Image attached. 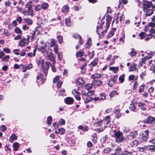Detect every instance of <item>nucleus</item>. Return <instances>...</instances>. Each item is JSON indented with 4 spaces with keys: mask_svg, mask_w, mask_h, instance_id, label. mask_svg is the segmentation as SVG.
<instances>
[{
    "mask_svg": "<svg viewBox=\"0 0 155 155\" xmlns=\"http://www.w3.org/2000/svg\"><path fill=\"white\" fill-rule=\"evenodd\" d=\"M31 3V2L28 1L26 4L25 9L22 12V14L24 15H30L32 16L34 15V13Z\"/></svg>",
    "mask_w": 155,
    "mask_h": 155,
    "instance_id": "1",
    "label": "nucleus"
},
{
    "mask_svg": "<svg viewBox=\"0 0 155 155\" xmlns=\"http://www.w3.org/2000/svg\"><path fill=\"white\" fill-rule=\"evenodd\" d=\"M50 64V63L48 62H46L45 64L43 59H41L39 61L38 65L41 67V70L45 73V77H47L48 74Z\"/></svg>",
    "mask_w": 155,
    "mask_h": 155,
    "instance_id": "2",
    "label": "nucleus"
},
{
    "mask_svg": "<svg viewBox=\"0 0 155 155\" xmlns=\"http://www.w3.org/2000/svg\"><path fill=\"white\" fill-rule=\"evenodd\" d=\"M104 22L102 20H101V23H100V22H97L98 24L99 25L97 26L96 31L97 34L98 35H100V38L103 37L104 35V33H105L107 32V29H108L106 28V27L105 26V28H106V29L103 30L102 32L100 31L99 29L101 30L103 29V26L104 25Z\"/></svg>",
    "mask_w": 155,
    "mask_h": 155,
    "instance_id": "3",
    "label": "nucleus"
},
{
    "mask_svg": "<svg viewBox=\"0 0 155 155\" xmlns=\"http://www.w3.org/2000/svg\"><path fill=\"white\" fill-rule=\"evenodd\" d=\"M116 142L119 143L122 142L124 140L123 134L120 131L116 132L114 133Z\"/></svg>",
    "mask_w": 155,
    "mask_h": 155,
    "instance_id": "4",
    "label": "nucleus"
},
{
    "mask_svg": "<svg viewBox=\"0 0 155 155\" xmlns=\"http://www.w3.org/2000/svg\"><path fill=\"white\" fill-rule=\"evenodd\" d=\"M46 77L42 74H39L36 78L37 83H38L39 84H44L46 79Z\"/></svg>",
    "mask_w": 155,
    "mask_h": 155,
    "instance_id": "5",
    "label": "nucleus"
},
{
    "mask_svg": "<svg viewBox=\"0 0 155 155\" xmlns=\"http://www.w3.org/2000/svg\"><path fill=\"white\" fill-rule=\"evenodd\" d=\"M79 90V88H78V90L74 89L72 91V94L74 95L76 100L79 101H80L81 99L80 97L81 94L78 91V90Z\"/></svg>",
    "mask_w": 155,
    "mask_h": 155,
    "instance_id": "6",
    "label": "nucleus"
},
{
    "mask_svg": "<svg viewBox=\"0 0 155 155\" xmlns=\"http://www.w3.org/2000/svg\"><path fill=\"white\" fill-rule=\"evenodd\" d=\"M154 146H144L142 147H139V150L141 152H144L146 151V150H154Z\"/></svg>",
    "mask_w": 155,
    "mask_h": 155,
    "instance_id": "7",
    "label": "nucleus"
},
{
    "mask_svg": "<svg viewBox=\"0 0 155 155\" xmlns=\"http://www.w3.org/2000/svg\"><path fill=\"white\" fill-rule=\"evenodd\" d=\"M142 5L143 8V11L151 8V7L150 2L144 1L142 2Z\"/></svg>",
    "mask_w": 155,
    "mask_h": 155,
    "instance_id": "8",
    "label": "nucleus"
},
{
    "mask_svg": "<svg viewBox=\"0 0 155 155\" xmlns=\"http://www.w3.org/2000/svg\"><path fill=\"white\" fill-rule=\"evenodd\" d=\"M137 134V131H132L129 135H127V138L128 140H131L136 137Z\"/></svg>",
    "mask_w": 155,
    "mask_h": 155,
    "instance_id": "9",
    "label": "nucleus"
},
{
    "mask_svg": "<svg viewBox=\"0 0 155 155\" xmlns=\"http://www.w3.org/2000/svg\"><path fill=\"white\" fill-rule=\"evenodd\" d=\"M149 131L147 130L144 131L140 136L142 141H146L148 137Z\"/></svg>",
    "mask_w": 155,
    "mask_h": 155,
    "instance_id": "10",
    "label": "nucleus"
},
{
    "mask_svg": "<svg viewBox=\"0 0 155 155\" xmlns=\"http://www.w3.org/2000/svg\"><path fill=\"white\" fill-rule=\"evenodd\" d=\"M110 116H107L105 117V119L104 120L103 123L104 124H105L106 125L104 126V128H107V127H109L110 126L108 125L110 122Z\"/></svg>",
    "mask_w": 155,
    "mask_h": 155,
    "instance_id": "11",
    "label": "nucleus"
},
{
    "mask_svg": "<svg viewBox=\"0 0 155 155\" xmlns=\"http://www.w3.org/2000/svg\"><path fill=\"white\" fill-rule=\"evenodd\" d=\"M33 67L32 64L30 63L27 65H23L22 67V71L23 72H25L27 70L30 69Z\"/></svg>",
    "mask_w": 155,
    "mask_h": 155,
    "instance_id": "12",
    "label": "nucleus"
},
{
    "mask_svg": "<svg viewBox=\"0 0 155 155\" xmlns=\"http://www.w3.org/2000/svg\"><path fill=\"white\" fill-rule=\"evenodd\" d=\"M112 19V18L111 16L107 15L106 16V27L107 28H108L110 26V24Z\"/></svg>",
    "mask_w": 155,
    "mask_h": 155,
    "instance_id": "13",
    "label": "nucleus"
},
{
    "mask_svg": "<svg viewBox=\"0 0 155 155\" xmlns=\"http://www.w3.org/2000/svg\"><path fill=\"white\" fill-rule=\"evenodd\" d=\"M154 121H155V118L150 116H149L143 120L144 123L147 124H150Z\"/></svg>",
    "mask_w": 155,
    "mask_h": 155,
    "instance_id": "14",
    "label": "nucleus"
},
{
    "mask_svg": "<svg viewBox=\"0 0 155 155\" xmlns=\"http://www.w3.org/2000/svg\"><path fill=\"white\" fill-rule=\"evenodd\" d=\"M74 101L73 98L70 97H66L64 99V102L65 103L68 104H72Z\"/></svg>",
    "mask_w": 155,
    "mask_h": 155,
    "instance_id": "15",
    "label": "nucleus"
},
{
    "mask_svg": "<svg viewBox=\"0 0 155 155\" xmlns=\"http://www.w3.org/2000/svg\"><path fill=\"white\" fill-rule=\"evenodd\" d=\"M46 58L53 62V63H55V57L54 54L52 52L50 53L47 56Z\"/></svg>",
    "mask_w": 155,
    "mask_h": 155,
    "instance_id": "16",
    "label": "nucleus"
},
{
    "mask_svg": "<svg viewBox=\"0 0 155 155\" xmlns=\"http://www.w3.org/2000/svg\"><path fill=\"white\" fill-rule=\"evenodd\" d=\"M47 44H45L44 45L41 46L38 48V51L41 52L42 53H44L47 51L46 49L47 47Z\"/></svg>",
    "mask_w": 155,
    "mask_h": 155,
    "instance_id": "17",
    "label": "nucleus"
},
{
    "mask_svg": "<svg viewBox=\"0 0 155 155\" xmlns=\"http://www.w3.org/2000/svg\"><path fill=\"white\" fill-rule=\"evenodd\" d=\"M26 43V39L25 38H22L19 42L18 45L21 47H24Z\"/></svg>",
    "mask_w": 155,
    "mask_h": 155,
    "instance_id": "18",
    "label": "nucleus"
},
{
    "mask_svg": "<svg viewBox=\"0 0 155 155\" xmlns=\"http://www.w3.org/2000/svg\"><path fill=\"white\" fill-rule=\"evenodd\" d=\"M152 9L153 8H151L149 9H146V10H143V11L146 13V15L147 16H150L153 14V11Z\"/></svg>",
    "mask_w": 155,
    "mask_h": 155,
    "instance_id": "19",
    "label": "nucleus"
},
{
    "mask_svg": "<svg viewBox=\"0 0 155 155\" xmlns=\"http://www.w3.org/2000/svg\"><path fill=\"white\" fill-rule=\"evenodd\" d=\"M137 64H133L131 65L129 68V71L130 72L132 71H136L137 68Z\"/></svg>",
    "mask_w": 155,
    "mask_h": 155,
    "instance_id": "20",
    "label": "nucleus"
},
{
    "mask_svg": "<svg viewBox=\"0 0 155 155\" xmlns=\"http://www.w3.org/2000/svg\"><path fill=\"white\" fill-rule=\"evenodd\" d=\"M17 139V137L15 134H12L11 136L10 137L9 139V141L11 143H13L15 140H16Z\"/></svg>",
    "mask_w": 155,
    "mask_h": 155,
    "instance_id": "21",
    "label": "nucleus"
},
{
    "mask_svg": "<svg viewBox=\"0 0 155 155\" xmlns=\"http://www.w3.org/2000/svg\"><path fill=\"white\" fill-rule=\"evenodd\" d=\"M78 128L79 130H82L84 132L87 131H88L89 129L88 126L86 125L82 126L80 125L78 127Z\"/></svg>",
    "mask_w": 155,
    "mask_h": 155,
    "instance_id": "22",
    "label": "nucleus"
},
{
    "mask_svg": "<svg viewBox=\"0 0 155 155\" xmlns=\"http://www.w3.org/2000/svg\"><path fill=\"white\" fill-rule=\"evenodd\" d=\"M36 31V28H35V30L32 31L31 32H30V34L28 35L31 41H33L35 37Z\"/></svg>",
    "mask_w": 155,
    "mask_h": 155,
    "instance_id": "23",
    "label": "nucleus"
},
{
    "mask_svg": "<svg viewBox=\"0 0 155 155\" xmlns=\"http://www.w3.org/2000/svg\"><path fill=\"white\" fill-rule=\"evenodd\" d=\"M98 62V58H95L94 59L90 64V66L92 68L94 66H96Z\"/></svg>",
    "mask_w": 155,
    "mask_h": 155,
    "instance_id": "24",
    "label": "nucleus"
},
{
    "mask_svg": "<svg viewBox=\"0 0 155 155\" xmlns=\"http://www.w3.org/2000/svg\"><path fill=\"white\" fill-rule=\"evenodd\" d=\"M20 147V144L17 142H15L13 144V150L16 151L18 150Z\"/></svg>",
    "mask_w": 155,
    "mask_h": 155,
    "instance_id": "25",
    "label": "nucleus"
},
{
    "mask_svg": "<svg viewBox=\"0 0 155 155\" xmlns=\"http://www.w3.org/2000/svg\"><path fill=\"white\" fill-rule=\"evenodd\" d=\"M101 74H96L92 75L91 78L94 81L101 78Z\"/></svg>",
    "mask_w": 155,
    "mask_h": 155,
    "instance_id": "26",
    "label": "nucleus"
},
{
    "mask_svg": "<svg viewBox=\"0 0 155 155\" xmlns=\"http://www.w3.org/2000/svg\"><path fill=\"white\" fill-rule=\"evenodd\" d=\"M122 151L120 148H118L116 149L115 152L114 153H112V155H120L122 154Z\"/></svg>",
    "mask_w": 155,
    "mask_h": 155,
    "instance_id": "27",
    "label": "nucleus"
},
{
    "mask_svg": "<svg viewBox=\"0 0 155 155\" xmlns=\"http://www.w3.org/2000/svg\"><path fill=\"white\" fill-rule=\"evenodd\" d=\"M84 49H83L81 50L80 51L76 52V56L77 58L78 57H81L83 56L84 54Z\"/></svg>",
    "mask_w": 155,
    "mask_h": 155,
    "instance_id": "28",
    "label": "nucleus"
},
{
    "mask_svg": "<svg viewBox=\"0 0 155 155\" xmlns=\"http://www.w3.org/2000/svg\"><path fill=\"white\" fill-rule=\"evenodd\" d=\"M69 9V7L68 5H65L62 8L61 11L62 12L66 13L68 12Z\"/></svg>",
    "mask_w": 155,
    "mask_h": 155,
    "instance_id": "29",
    "label": "nucleus"
},
{
    "mask_svg": "<svg viewBox=\"0 0 155 155\" xmlns=\"http://www.w3.org/2000/svg\"><path fill=\"white\" fill-rule=\"evenodd\" d=\"M24 20L25 21V23L29 25H31L33 24V21L32 20L29 18H25Z\"/></svg>",
    "mask_w": 155,
    "mask_h": 155,
    "instance_id": "30",
    "label": "nucleus"
},
{
    "mask_svg": "<svg viewBox=\"0 0 155 155\" xmlns=\"http://www.w3.org/2000/svg\"><path fill=\"white\" fill-rule=\"evenodd\" d=\"M37 48L36 47H35L34 49L33 52H30L27 54V55L28 57H32L35 56L36 54V52L37 51Z\"/></svg>",
    "mask_w": 155,
    "mask_h": 155,
    "instance_id": "31",
    "label": "nucleus"
},
{
    "mask_svg": "<svg viewBox=\"0 0 155 155\" xmlns=\"http://www.w3.org/2000/svg\"><path fill=\"white\" fill-rule=\"evenodd\" d=\"M125 75L123 74L120 76L118 80L121 84L123 83L124 81Z\"/></svg>",
    "mask_w": 155,
    "mask_h": 155,
    "instance_id": "32",
    "label": "nucleus"
},
{
    "mask_svg": "<svg viewBox=\"0 0 155 155\" xmlns=\"http://www.w3.org/2000/svg\"><path fill=\"white\" fill-rule=\"evenodd\" d=\"M84 81L81 78H79L77 79L76 83L77 84L80 85L84 84Z\"/></svg>",
    "mask_w": 155,
    "mask_h": 155,
    "instance_id": "33",
    "label": "nucleus"
},
{
    "mask_svg": "<svg viewBox=\"0 0 155 155\" xmlns=\"http://www.w3.org/2000/svg\"><path fill=\"white\" fill-rule=\"evenodd\" d=\"M109 69L110 71H113L114 73H117L118 71V67H110L109 68Z\"/></svg>",
    "mask_w": 155,
    "mask_h": 155,
    "instance_id": "34",
    "label": "nucleus"
},
{
    "mask_svg": "<svg viewBox=\"0 0 155 155\" xmlns=\"http://www.w3.org/2000/svg\"><path fill=\"white\" fill-rule=\"evenodd\" d=\"M91 38L89 37L87 41L86 42V48H89L91 46Z\"/></svg>",
    "mask_w": 155,
    "mask_h": 155,
    "instance_id": "35",
    "label": "nucleus"
},
{
    "mask_svg": "<svg viewBox=\"0 0 155 155\" xmlns=\"http://www.w3.org/2000/svg\"><path fill=\"white\" fill-rule=\"evenodd\" d=\"M116 29L114 28H113L112 30L110 31L108 35V37L110 38L112 37L114 34V32L115 31Z\"/></svg>",
    "mask_w": 155,
    "mask_h": 155,
    "instance_id": "36",
    "label": "nucleus"
},
{
    "mask_svg": "<svg viewBox=\"0 0 155 155\" xmlns=\"http://www.w3.org/2000/svg\"><path fill=\"white\" fill-rule=\"evenodd\" d=\"M65 24L68 26H71L72 25V22L69 18H67L65 19Z\"/></svg>",
    "mask_w": 155,
    "mask_h": 155,
    "instance_id": "37",
    "label": "nucleus"
},
{
    "mask_svg": "<svg viewBox=\"0 0 155 155\" xmlns=\"http://www.w3.org/2000/svg\"><path fill=\"white\" fill-rule=\"evenodd\" d=\"M48 4L46 2H44L41 5V8L43 10H45L48 9L49 7Z\"/></svg>",
    "mask_w": 155,
    "mask_h": 155,
    "instance_id": "38",
    "label": "nucleus"
},
{
    "mask_svg": "<svg viewBox=\"0 0 155 155\" xmlns=\"http://www.w3.org/2000/svg\"><path fill=\"white\" fill-rule=\"evenodd\" d=\"M103 123V121L101 120H99L97 122L95 123L94 125L96 127L100 126L102 125V123Z\"/></svg>",
    "mask_w": 155,
    "mask_h": 155,
    "instance_id": "39",
    "label": "nucleus"
},
{
    "mask_svg": "<svg viewBox=\"0 0 155 155\" xmlns=\"http://www.w3.org/2000/svg\"><path fill=\"white\" fill-rule=\"evenodd\" d=\"M94 83L95 86H99L102 84V82L100 80H95L94 81Z\"/></svg>",
    "mask_w": 155,
    "mask_h": 155,
    "instance_id": "40",
    "label": "nucleus"
},
{
    "mask_svg": "<svg viewBox=\"0 0 155 155\" xmlns=\"http://www.w3.org/2000/svg\"><path fill=\"white\" fill-rule=\"evenodd\" d=\"M15 32L17 34H22V32L21 29L18 27L16 28L14 30Z\"/></svg>",
    "mask_w": 155,
    "mask_h": 155,
    "instance_id": "41",
    "label": "nucleus"
},
{
    "mask_svg": "<svg viewBox=\"0 0 155 155\" xmlns=\"http://www.w3.org/2000/svg\"><path fill=\"white\" fill-rule=\"evenodd\" d=\"M92 140L94 143L97 142V134L96 133H94L92 135Z\"/></svg>",
    "mask_w": 155,
    "mask_h": 155,
    "instance_id": "42",
    "label": "nucleus"
},
{
    "mask_svg": "<svg viewBox=\"0 0 155 155\" xmlns=\"http://www.w3.org/2000/svg\"><path fill=\"white\" fill-rule=\"evenodd\" d=\"M118 77V76L117 75H113L112 76L111 78L110 79L114 82L115 83H116L117 81Z\"/></svg>",
    "mask_w": 155,
    "mask_h": 155,
    "instance_id": "43",
    "label": "nucleus"
},
{
    "mask_svg": "<svg viewBox=\"0 0 155 155\" xmlns=\"http://www.w3.org/2000/svg\"><path fill=\"white\" fill-rule=\"evenodd\" d=\"M51 43L50 44V46L51 47H54V46L58 45H56V42L55 40L54 39H51L50 40Z\"/></svg>",
    "mask_w": 155,
    "mask_h": 155,
    "instance_id": "44",
    "label": "nucleus"
},
{
    "mask_svg": "<svg viewBox=\"0 0 155 155\" xmlns=\"http://www.w3.org/2000/svg\"><path fill=\"white\" fill-rule=\"evenodd\" d=\"M131 50L132 51L129 54L131 56V57H132L135 56L137 54V52L134 49V48H132L131 49Z\"/></svg>",
    "mask_w": 155,
    "mask_h": 155,
    "instance_id": "45",
    "label": "nucleus"
},
{
    "mask_svg": "<svg viewBox=\"0 0 155 155\" xmlns=\"http://www.w3.org/2000/svg\"><path fill=\"white\" fill-rule=\"evenodd\" d=\"M57 38L58 39L59 43L61 44H62L63 41V37L61 36V35H58L57 36Z\"/></svg>",
    "mask_w": 155,
    "mask_h": 155,
    "instance_id": "46",
    "label": "nucleus"
},
{
    "mask_svg": "<svg viewBox=\"0 0 155 155\" xmlns=\"http://www.w3.org/2000/svg\"><path fill=\"white\" fill-rule=\"evenodd\" d=\"M118 95V93L116 91H114L110 93L109 95L110 97L112 98L114 96Z\"/></svg>",
    "mask_w": 155,
    "mask_h": 155,
    "instance_id": "47",
    "label": "nucleus"
},
{
    "mask_svg": "<svg viewBox=\"0 0 155 155\" xmlns=\"http://www.w3.org/2000/svg\"><path fill=\"white\" fill-rule=\"evenodd\" d=\"M52 121V118L51 116H48L47 118V124L49 125H51Z\"/></svg>",
    "mask_w": 155,
    "mask_h": 155,
    "instance_id": "48",
    "label": "nucleus"
},
{
    "mask_svg": "<svg viewBox=\"0 0 155 155\" xmlns=\"http://www.w3.org/2000/svg\"><path fill=\"white\" fill-rule=\"evenodd\" d=\"M146 33L143 32H141L139 34V36L141 39H143L144 38L146 37Z\"/></svg>",
    "mask_w": 155,
    "mask_h": 155,
    "instance_id": "49",
    "label": "nucleus"
},
{
    "mask_svg": "<svg viewBox=\"0 0 155 155\" xmlns=\"http://www.w3.org/2000/svg\"><path fill=\"white\" fill-rule=\"evenodd\" d=\"M81 95L82 98L84 99V100H85L86 98L88 96L87 95V93L84 91L82 92L81 93Z\"/></svg>",
    "mask_w": 155,
    "mask_h": 155,
    "instance_id": "50",
    "label": "nucleus"
},
{
    "mask_svg": "<svg viewBox=\"0 0 155 155\" xmlns=\"http://www.w3.org/2000/svg\"><path fill=\"white\" fill-rule=\"evenodd\" d=\"M58 93H59L60 94V95L62 96L64 95L65 94V90L64 89H60L58 90Z\"/></svg>",
    "mask_w": 155,
    "mask_h": 155,
    "instance_id": "51",
    "label": "nucleus"
},
{
    "mask_svg": "<svg viewBox=\"0 0 155 155\" xmlns=\"http://www.w3.org/2000/svg\"><path fill=\"white\" fill-rule=\"evenodd\" d=\"M139 143L138 141L135 140L133 141L131 143V144L132 145V146L134 147V146L136 147Z\"/></svg>",
    "mask_w": 155,
    "mask_h": 155,
    "instance_id": "52",
    "label": "nucleus"
},
{
    "mask_svg": "<svg viewBox=\"0 0 155 155\" xmlns=\"http://www.w3.org/2000/svg\"><path fill=\"white\" fill-rule=\"evenodd\" d=\"M5 151L8 153L11 152V149L8 146L7 144L4 147Z\"/></svg>",
    "mask_w": 155,
    "mask_h": 155,
    "instance_id": "53",
    "label": "nucleus"
},
{
    "mask_svg": "<svg viewBox=\"0 0 155 155\" xmlns=\"http://www.w3.org/2000/svg\"><path fill=\"white\" fill-rule=\"evenodd\" d=\"M93 99L92 97L88 96L85 100V102L86 103H88L93 100Z\"/></svg>",
    "mask_w": 155,
    "mask_h": 155,
    "instance_id": "54",
    "label": "nucleus"
},
{
    "mask_svg": "<svg viewBox=\"0 0 155 155\" xmlns=\"http://www.w3.org/2000/svg\"><path fill=\"white\" fill-rule=\"evenodd\" d=\"M92 86L93 85L92 84L89 83L85 85V87L87 90H89L92 88Z\"/></svg>",
    "mask_w": 155,
    "mask_h": 155,
    "instance_id": "55",
    "label": "nucleus"
},
{
    "mask_svg": "<svg viewBox=\"0 0 155 155\" xmlns=\"http://www.w3.org/2000/svg\"><path fill=\"white\" fill-rule=\"evenodd\" d=\"M58 131H59V134L61 135L64 134L65 132V130L64 128L59 129H58Z\"/></svg>",
    "mask_w": 155,
    "mask_h": 155,
    "instance_id": "56",
    "label": "nucleus"
},
{
    "mask_svg": "<svg viewBox=\"0 0 155 155\" xmlns=\"http://www.w3.org/2000/svg\"><path fill=\"white\" fill-rule=\"evenodd\" d=\"M10 58V56L9 55H7L2 58V60L5 62H7Z\"/></svg>",
    "mask_w": 155,
    "mask_h": 155,
    "instance_id": "57",
    "label": "nucleus"
},
{
    "mask_svg": "<svg viewBox=\"0 0 155 155\" xmlns=\"http://www.w3.org/2000/svg\"><path fill=\"white\" fill-rule=\"evenodd\" d=\"M100 97L101 99V100H104L105 99L106 95L104 93H102L100 94Z\"/></svg>",
    "mask_w": 155,
    "mask_h": 155,
    "instance_id": "58",
    "label": "nucleus"
},
{
    "mask_svg": "<svg viewBox=\"0 0 155 155\" xmlns=\"http://www.w3.org/2000/svg\"><path fill=\"white\" fill-rule=\"evenodd\" d=\"M111 149L110 148H107L105 149L103 151V152L104 153H109Z\"/></svg>",
    "mask_w": 155,
    "mask_h": 155,
    "instance_id": "59",
    "label": "nucleus"
},
{
    "mask_svg": "<svg viewBox=\"0 0 155 155\" xmlns=\"http://www.w3.org/2000/svg\"><path fill=\"white\" fill-rule=\"evenodd\" d=\"M144 86L143 85H140L139 87V90L138 91V92L139 93H141L144 90Z\"/></svg>",
    "mask_w": 155,
    "mask_h": 155,
    "instance_id": "60",
    "label": "nucleus"
},
{
    "mask_svg": "<svg viewBox=\"0 0 155 155\" xmlns=\"http://www.w3.org/2000/svg\"><path fill=\"white\" fill-rule=\"evenodd\" d=\"M60 77L58 76H56L55 77L53 80V82L54 83H57V82L59 80Z\"/></svg>",
    "mask_w": 155,
    "mask_h": 155,
    "instance_id": "61",
    "label": "nucleus"
},
{
    "mask_svg": "<svg viewBox=\"0 0 155 155\" xmlns=\"http://www.w3.org/2000/svg\"><path fill=\"white\" fill-rule=\"evenodd\" d=\"M35 11H38L40 10L41 8V6L40 5H38L35 6Z\"/></svg>",
    "mask_w": 155,
    "mask_h": 155,
    "instance_id": "62",
    "label": "nucleus"
},
{
    "mask_svg": "<svg viewBox=\"0 0 155 155\" xmlns=\"http://www.w3.org/2000/svg\"><path fill=\"white\" fill-rule=\"evenodd\" d=\"M122 155H133L131 152H129L127 150L125 151L124 153L122 154Z\"/></svg>",
    "mask_w": 155,
    "mask_h": 155,
    "instance_id": "63",
    "label": "nucleus"
},
{
    "mask_svg": "<svg viewBox=\"0 0 155 155\" xmlns=\"http://www.w3.org/2000/svg\"><path fill=\"white\" fill-rule=\"evenodd\" d=\"M151 4V6L153 9H154L155 8V0H152V1L150 2Z\"/></svg>",
    "mask_w": 155,
    "mask_h": 155,
    "instance_id": "64",
    "label": "nucleus"
}]
</instances>
